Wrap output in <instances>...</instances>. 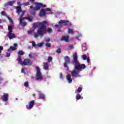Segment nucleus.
Returning <instances> with one entry per match:
<instances>
[{
    "label": "nucleus",
    "instance_id": "nucleus-1",
    "mask_svg": "<svg viewBox=\"0 0 124 124\" xmlns=\"http://www.w3.org/2000/svg\"><path fill=\"white\" fill-rule=\"evenodd\" d=\"M47 26H48V22L46 21H44L42 22H38L37 23H34L33 24V28L34 29L39 27L37 32L34 34V37L35 38H37L38 36L42 37L44 34L47 33V32L51 33L53 31V30L51 28H48L47 29Z\"/></svg>",
    "mask_w": 124,
    "mask_h": 124
},
{
    "label": "nucleus",
    "instance_id": "nucleus-2",
    "mask_svg": "<svg viewBox=\"0 0 124 124\" xmlns=\"http://www.w3.org/2000/svg\"><path fill=\"white\" fill-rule=\"evenodd\" d=\"M73 64L75 66V70L71 72V74L72 77L78 78L81 77L80 76V71H81V69L86 68V65L85 64H80V62L78 61V56L77 52L73 54Z\"/></svg>",
    "mask_w": 124,
    "mask_h": 124
},
{
    "label": "nucleus",
    "instance_id": "nucleus-3",
    "mask_svg": "<svg viewBox=\"0 0 124 124\" xmlns=\"http://www.w3.org/2000/svg\"><path fill=\"white\" fill-rule=\"evenodd\" d=\"M16 61H18L19 64H20V65H31L32 64V62L31 59H25L22 62V57L21 56H18V58L16 59Z\"/></svg>",
    "mask_w": 124,
    "mask_h": 124
},
{
    "label": "nucleus",
    "instance_id": "nucleus-4",
    "mask_svg": "<svg viewBox=\"0 0 124 124\" xmlns=\"http://www.w3.org/2000/svg\"><path fill=\"white\" fill-rule=\"evenodd\" d=\"M35 7L31 6L30 9H31L32 11H37L39 10L40 8H43L46 7V5L43 4L42 3H38L37 2H35Z\"/></svg>",
    "mask_w": 124,
    "mask_h": 124
},
{
    "label": "nucleus",
    "instance_id": "nucleus-5",
    "mask_svg": "<svg viewBox=\"0 0 124 124\" xmlns=\"http://www.w3.org/2000/svg\"><path fill=\"white\" fill-rule=\"evenodd\" d=\"M35 68L36 69V80L39 81H42V80H43V76L40 71V68L38 66H36Z\"/></svg>",
    "mask_w": 124,
    "mask_h": 124
},
{
    "label": "nucleus",
    "instance_id": "nucleus-6",
    "mask_svg": "<svg viewBox=\"0 0 124 124\" xmlns=\"http://www.w3.org/2000/svg\"><path fill=\"white\" fill-rule=\"evenodd\" d=\"M58 24L60 26H62V24L63 26H68L69 27H71V26H72V24L69 22V21L62 19L60 20L59 21Z\"/></svg>",
    "mask_w": 124,
    "mask_h": 124
},
{
    "label": "nucleus",
    "instance_id": "nucleus-7",
    "mask_svg": "<svg viewBox=\"0 0 124 124\" xmlns=\"http://www.w3.org/2000/svg\"><path fill=\"white\" fill-rule=\"evenodd\" d=\"M65 62L64 63V67L67 68L68 66L67 64L70 63V58L69 57L66 56L64 57Z\"/></svg>",
    "mask_w": 124,
    "mask_h": 124
},
{
    "label": "nucleus",
    "instance_id": "nucleus-8",
    "mask_svg": "<svg viewBox=\"0 0 124 124\" xmlns=\"http://www.w3.org/2000/svg\"><path fill=\"white\" fill-rule=\"evenodd\" d=\"M13 32V30H11L9 31L8 34H7V36L9 37V39H13V38H16V35Z\"/></svg>",
    "mask_w": 124,
    "mask_h": 124
},
{
    "label": "nucleus",
    "instance_id": "nucleus-9",
    "mask_svg": "<svg viewBox=\"0 0 124 124\" xmlns=\"http://www.w3.org/2000/svg\"><path fill=\"white\" fill-rule=\"evenodd\" d=\"M31 43L32 44V46L34 47V48H38L39 47H42V46H43V45L44 44V43H41L36 44H35V42L34 41H32Z\"/></svg>",
    "mask_w": 124,
    "mask_h": 124
},
{
    "label": "nucleus",
    "instance_id": "nucleus-10",
    "mask_svg": "<svg viewBox=\"0 0 124 124\" xmlns=\"http://www.w3.org/2000/svg\"><path fill=\"white\" fill-rule=\"evenodd\" d=\"M34 105V100H33L29 102V105H26V107L27 109H31Z\"/></svg>",
    "mask_w": 124,
    "mask_h": 124
},
{
    "label": "nucleus",
    "instance_id": "nucleus-11",
    "mask_svg": "<svg viewBox=\"0 0 124 124\" xmlns=\"http://www.w3.org/2000/svg\"><path fill=\"white\" fill-rule=\"evenodd\" d=\"M46 15V11H45V9H42L39 13V16L40 17H44Z\"/></svg>",
    "mask_w": 124,
    "mask_h": 124
},
{
    "label": "nucleus",
    "instance_id": "nucleus-12",
    "mask_svg": "<svg viewBox=\"0 0 124 124\" xmlns=\"http://www.w3.org/2000/svg\"><path fill=\"white\" fill-rule=\"evenodd\" d=\"M8 93H4L2 97L3 101H7L8 100Z\"/></svg>",
    "mask_w": 124,
    "mask_h": 124
},
{
    "label": "nucleus",
    "instance_id": "nucleus-13",
    "mask_svg": "<svg viewBox=\"0 0 124 124\" xmlns=\"http://www.w3.org/2000/svg\"><path fill=\"white\" fill-rule=\"evenodd\" d=\"M23 20H25L24 17H23V18H19V23L21 26L25 27V26H27V23L25 22H23Z\"/></svg>",
    "mask_w": 124,
    "mask_h": 124
},
{
    "label": "nucleus",
    "instance_id": "nucleus-14",
    "mask_svg": "<svg viewBox=\"0 0 124 124\" xmlns=\"http://www.w3.org/2000/svg\"><path fill=\"white\" fill-rule=\"evenodd\" d=\"M16 13H17L18 15H20V13L22 12V8L21 6H18L16 7Z\"/></svg>",
    "mask_w": 124,
    "mask_h": 124
},
{
    "label": "nucleus",
    "instance_id": "nucleus-15",
    "mask_svg": "<svg viewBox=\"0 0 124 124\" xmlns=\"http://www.w3.org/2000/svg\"><path fill=\"white\" fill-rule=\"evenodd\" d=\"M17 50V47H14L13 46H11L9 49H8V52H10V53H12V51H15Z\"/></svg>",
    "mask_w": 124,
    "mask_h": 124
},
{
    "label": "nucleus",
    "instance_id": "nucleus-16",
    "mask_svg": "<svg viewBox=\"0 0 124 124\" xmlns=\"http://www.w3.org/2000/svg\"><path fill=\"white\" fill-rule=\"evenodd\" d=\"M66 79L70 84L72 82V79H71V76L70 75H67L66 76Z\"/></svg>",
    "mask_w": 124,
    "mask_h": 124
},
{
    "label": "nucleus",
    "instance_id": "nucleus-17",
    "mask_svg": "<svg viewBox=\"0 0 124 124\" xmlns=\"http://www.w3.org/2000/svg\"><path fill=\"white\" fill-rule=\"evenodd\" d=\"M69 40V37L68 36H64L62 37L61 40L66 41V42H67Z\"/></svg>",
    "mask_w": 124,
    "mask_h": 124
},
{
    "label": "nucleus",
    "instance_id": "nucleus-18",
    "mask_svg": "<svg viewBox=\"0 0 124 124\" xmlns=\"http://www.w3.org/2000/svg\"><path fill=\"white\" fill-rule=\"evenodd\" d=\"M44 69L46 70L49 69V65L48 64V62H44Z\"/></svg>",
    "mask_w": 124,
    "mask_h": 124
},
{
    "label": "nucleus",
    "instance_id": "nucleus-19",
    "mask_svg": "<svg viewBox=\"0 0 124 124\" xmlns=\"http://www.w3.org/2000/svg\"><path fill=\"white\" fill-rule=\"evenodd\" d=\"M82 99L83 97H81V95H80V94L79 93H77V95H76V99L77 100H79V99Z\"/></svg>",
    "mask_w": 124,
    "mask_h": 124
},
{
    "label": "nucleus",
    "instance_id": "nucleus-20",
    "mask_svg": "<svg viewBox=\"0 0 124 124\" xmlns=\"http://www.w3.org/2000/svg\"><path fill=\"white\" fill-rule=\"evenodd\" d=\"M23 19H24L25 20H28L29 22H32V18L30 17H23Z\"/></svg>",
    "mask_w": 124,
    "mask_h": 124
},
{
    "label": "nucleus",
    "instance_id": "nucleus-21",
    "mask_svg": "<svg viewBox=\"0 0 124 124\" xmlns=\"http://www.w3.org/2000/svg\"><path fill=\"white\" fill-rule=\"evenodd\" d=\"M40 99H43V100H44V99H45V95H44V94L43 93H41L40 94Z\"/></svg>",
    "mask_w": 124,
    "mask_h": 124
},
{
    "label": "nucleus",
    "instance_id": "nucleus-22",
    "mask_svg": "<svg viewBox=\"0 0 124 124\" xmlns=\"http://www.w3.org/2000/svg\"><path fill=\"white\" fill-rule=\"evenodd\" d=\"M47 61H48V62H52V61H53V58H52V57H51V56H49L47 58Z\"/></svg>",
    "mask_w": 124,
    "mask_h": 124
},
{
    "label": "nucleus",
    "instance_id": "nucleus-23",
    "mask_svg": "<svg viewBox=\"0 0 124 124\" xmlns=\"http://www.w3.org/2000/svg\"><path fill=\"white\" fill-rule=\"evenodd\" d=\"M17 53L18 54V56H23V55H24V54H25V53L24 52V51H19Z\"/></svg>",
    "mask_w": 124,
    "mask_h": 124
},
{
    "label": "nucleus",
    "instance_id": "nucleus-24",
    "mask_svg": "<svg viewBox=\"0 0 124 124\" xmlns=\"http://www.w3.org/2000/svg\"><path fill=\"white\" fill-rule=\"evenodd\" d=\"M82 58L84 61H86L88 59V56L86 55H83L82 56Z\"/></svg>",
    "mask_w": 124,
    "mask_h": 124
},
{
    "label": "nucleus",
    "instance_id": "nucleus-25",
    "mask_svg": "<svg viewBox=\"0 0 124 124\" xmlns=\"http://www.w3.org/2000/svg\"><path fill=\"white\" fill-rule=\"evenodd\" d=\"M14 4V2L13 1H10L8 3V4L9 5H11V6H12V5H13Z\"/></svg>",
    "mask_w": 124,
    "mask_h": 124
},
{
    "label": "nucleus",
    "instance_id": "nucleus-26",
    "mask_svg": "<svg viewBox=\"0 0 124 124\" xmlns=\"http://www.w3.org/2000/svg\"><path fill=\"white\" fill-rule=\"evenodd\" d=\"M22 14L20 16V18L19 19H23V16H24V15L25 14V11H22Z\"/></svg>",
    "mask_w": 124,
    "mask_h": 124
},
{
    "label": "nucleus",
    "instance_id": "nucleus-27",
    "mask_svg": "<svg viewBox=\"0 0 124 124\" xmlns=\"http://www.w3.org/2000/svg\"><path fill=\"white\" fill-rule=\"evenodd\" d=\"M82 87H78V90H77V93H81V92H82Z\"/></svg>",
    "mask_w": 124,
    "mask_h": 124
},
{
    "label": "nucleus",
    "instance_id": "nucleus-28",
    "mask_svg": "<svg viewBox=\"0 0 124 124\" xmlns=\"http://www.w3.org/2000/svg\"><path fill=\"white\" fill-rule=\"evenodd\" d=\"M12 29H13V26H9L8 27V30L9 31H12Z\"/></svg>",
    "mask_w": 124,
    "mask_h": 124
},
{
    "label": "nucleus",
    "instance_id": "nucleus-29",
    "mask_svg": "<svg viewBox=\"0 0 124 124\" xmlns=\"http://www.w3.org/2000/svg\"><path fill=\"white\" fill-rule=\"evenodd\" d=\"M46 11H49V14H53V12L51 11V9L46 8Z\"/></svg>",
    "mask_w": 124,
    "mask_h": 124
},
{
    "label": "nucleus",
    "instance_id": "nucleus-30",
    "mask_svg": "<svg viewBox=\"0 0 124 124\" xmlns=\"http://www.w3.org/2000/svg\"><path fill=\"white\" fill-rule=\"evenodd\" d=\"M24 86L25 87H26V88L29 87V82L28 81H26L24 83Z\"/></svg>",
    "mask_w": 124,
    "mask_h": 124
},
{
    "label": "nucleus",
    "instance_id": "nucleus-31",
    "mask_svg": "<svg viewBox=\"0 0 124 124\" xmlns=\"http://www.w3.org/2000/svg\"><path fill=\"white\" fill-rule=\"evenodd\" d=\"M1 15H2V16H7V15H6V13L4 11H2L1 12Z\"/></svg>",
    "mask_w": 124,
    "mask_h": 124
},
{
    "label": "nucleus",
    "instance_id": "nucleus-32",
    "mask_svg": "<svg viewBox=\"0 0 124 124\" xmlns=\"http://www.w3.org/2000/svg\"><path fill=\"white\" fill-rule=\"evenodd\" d=\"M68 32H69V33H73V34L74 32L72 29H69Z\"/></svg>",
    "mask_w": 124,
    "mask_h": 124
},
{
    "label": "nucleus",
    "instance_id": "nucleus-33",
    "mask_svg": "<svg viewBox=\"0 0 124 124\" xmlns=\"http://www.w3.org/2000/svg\"><path fill=\"white\" fill-rule=\"evenodd\" d=\"M46 47H51V43H46Z\"/></svg>",
    "mask_w": 124,
    "mask_h": 124
},
{
    "label": "nucleus",
    "instance_id": "nucleus-34",
    "mask_svg": "<svg viewBox=\"0 0 124 124\" xmlns=\"http://www.w3.org/2000/svg\"><path fill=\"white\" fill-rule=\"evenodd\" d=\"M10 53H11V52H7L6 55V57L7 58H9V57H10Z\"/></svg>",
    "mask_w": 124,
    "mask_h": 124
},
{
    "label": "nucleus",
    "instance_id": "nucleus-35",
    "mask_svg": "<svg viewBox=\"0 0 124 124\" xmlns=\"http://www.w3.org/2000/svg\"><path fill=\"white\" fill-rule=\"evenodd\" d=\"M55 28H59V29H60V28H62V25H57V24H56V25H55Z\"/></svg>",
    "mask_w": 124,
    "mask_h": 124
},
{
    "label": "nucleus",
    "instance_id": "nucleus-36",
    "mask_svg": "<svg viewBox=\"0 0 124 124\" xmlns=\"http://www.w3.org/2000/svg\"><path fill=\"white\" fill-rule=\"evenodd\" d=\"M6 17L8 18V20L11 21L12 24H13V21H12V19H11V18L10 17L6 16Z\"/></svg>",
    "mask_w": 124,
    "mask_h": 124
},
{
    "label": "nucleus",
    "instance_id": "nucleus-37",
    "mask_svg": "<svg viewBox=\"0 0 124 124\" xmlns=\"http://www.w3.org/2000/svg\"><path fill=\"white\" fill-rule=\"evenodd\" d=\"M68 48H69V49L71 50V49H72L73 48V45H69L68 46Z\"/></svg>",
    "mask_w": 124,
    "mask_h": 124
},
{
    "label": "nucleus",
    "instance_id": "nucleus-38",
    "mask_svg": "<svg viewBox=\"0 0 124 124\" xmlns=\"http://www.w3.org/2000/svg\"><path fill=\"white\" fill-rule=\"evenodd\" d=\"M56 53H58V54L61 53V48H59L56 50Z\"/></svg>",
    "mask_w": 124,
    "mask_h": 124
},
{
    "label": "nucleus",
    "instance_id": "nucleus-39",
    "mask_svg": "<svg viewBox=\"0 0 124 124\" xmlns=\"http://www.w3.org/2000/svg\"><path fill=\"white\" fill-rule=\"evenodd\" d=\"M3 50V46H0V53H1V51Z\"/></svg>",
    "mask_w": 124,
    "mask_h": 124
},
{
    "label": "nucleus",
    "instance_id": "nucleus-40",
    "mask_svg": "<svg viewBox=\"0 0 124 124\" xmlns=\"http://www.w3.org/2000/svg\"><path fill=\"white\" fill-rule=\"evenodd\" d=\"M29 4H30V2L29 1L24 3V5H25V6H28V5H29Z\"/></svg>",
    "mask_w": 124,
    "mask_h": 124
},
{
    "label": "nucleus",
    "instance_id": "nucleus-41",
    "mask_svg": "<svg viewBox=\"0 0 124 124\" xmlns=\"http://www.w3.org/2000/svg\"><path fill=\"white\" fill-rule=\"evenodd\" d=\"M21 73H26V72L25 71V70L22 68L21 71Z\"/></svg>",
    "mask_w": 124,
    "mask_h": 124
},
{
    "label": "nucleus",
    "instance_id": "nucleus-42",
    "mask_svg": "<svg viewBox=\"0 0 124 124\" xmlns=\"http://www.w3.org/2000/svg\"><path fill=\"white\" fill-rule=\"evenodd\" d=\"M28 34H31V33H32V31H31V30L29 31H28Z\"/></svg>",
    "mask_w": 124,
    "mask_h": 124
},
{
    "label": "nucleus",
    "instance_id": "nucleus-43",
    "mask_svg": "<svg viewBox=\"0 0 124 124\" xmlns=\"http://www.w3.org/2000/svg\"><path fill=\"white\" fill-rule=\"evenodd\" d=\"M86 60L87 61V62H88L89 63V62H90V57L88 56L87 59Z\"/></svg>",
    "mask_w": 124,
    "mask_h": 124
},
{
    "label": "nucleus",
    "instance_id": "nucleus-44",
    "mask_svg": "<svg viewBox=\"0 0 124 124\" xmlns=\"http://www.w3.org/2000/svg\"><path fill=\"white\" fill-rule=\"evenodd\" d=\"M50 38L46 40V42H50Z\"/></svg>",
    "mask_w": 124,
    "mask_h": 124
},
{
    "label": "nucleus",
    "instance_id": "nucleus-45",
    "mask_svg": "<svg viewBox=\"0 0 124 124\" xmlns=\"http://www.w3.org/2000/svg\"><path fill=\"white\" fill-rule=\"evenodd\" d=\"M60 78H61V79H62V73H61V74H60Z\"/></svg>",
    "mask_w": 124,
    "mask_h": 124
},
{
    "label": "nucleus",
    "instance_id": "nucleus-46",
    "mask_svg": "<svg viewBox=\"0 0 124 124\" xmlns=\"http://www.w3.org/2000/svg\"><path fill=\"white\" fill-rule=\"evenodd\" d=\"M14 46L16 48L18 46V45L17 44H14Z\"/></svg>",
    "mask_w": 124,
    "mask_h": 124
},
{
    "label": "nucleus",
    "instance_id": "nucleus-47",
    "mask_svg": "<svg viewBox=\"0 0 124 124\" xmlns=\"http://www.w3.org/2000/svg\"><path fill=\"white\" fill-rule=\"evenodd\" d=\"M58 31V32H62V30H61V29H59Z\"/></svg>",
    "mask_w": 124,
    "mask_h": 124
},
{
    "label": "nucleus",
    "instance_id": "nucleus-48",
    "mask_svg": "<svg viewBox=\"0 0 124 124\" xmlns=\"http://www.w3.org/2000/svg\"><path fill=\"white\" fill-rule=\"evenodd\" d=\"M29 58H31V54H30L29 55Z\"/></svg>",
    "mask_w": 124,
    "mask_h": 124
},
{
    "label": "nucleus",
    "instance_id": "nucleus-49",
    "mask_svg": "<svg viewBox=\"0 0 124 124\" xmlns=\"http://www.w3.org/2000/svg\"><path fill=\"white\" fill-rule=\"evenodd\" d=\"M20 2H17V4H18V5H20Z\"/></svg>",
    "mask_w": 124,
    "mask_h": 124
},
{
    "label": "nucleus",
    "instance_id": "nucleus-50",
    "mask_svg": "<svg viewBox=\"0 0 124 124\" xmlns=\"http://www.w3.org/2000/svg\"><path fill=\"white\" fill-rule=\"evenodd\" d=\"M28 49H31V46H28Z\"/></svg>",
    "mask_w": 124,
    "mask_h": 124
},
{
    "label": "nucleus",
    "instance_id": "nucleus-51",
    "mask_svg": "<svg viewBox=\"0 0 124 124\" xmlns=\"http://www.w3.org/2000/svg\"><path fill=\"white\" fill-rule=\"evenodd\" d=\"M33 96H35V94H33Z\"/></svg>",
    "mask_w": 124,
    "mask_h": 124
},
{
    "label": "nucleus",
    "instance_id": "nucleus-52",
    "mask_svg": "<svg viewBox=\"0 0 124 124\" xmlns=\"http://www.w3.org/2000/svg\"><path fill=\"white\" fill-rule=\"evenodd\" d=\"M32 0V1H34L35 0Z\"/></svg>",
    "mask_w": 124,
    "mask_h": 124
}]
</instances>
